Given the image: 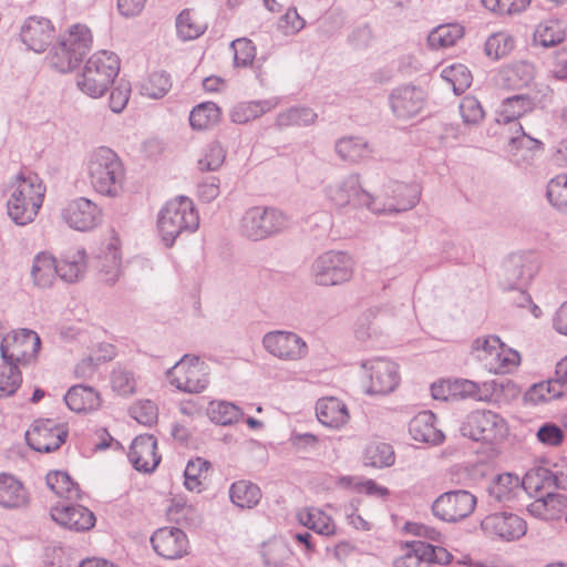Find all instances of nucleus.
<instances>
[{
    "label": "nucleus",
    "mask_w": 567,
    "mask_h": 567,
    "mask_svg": "<svg viewBox=\"0 0 567 567\" xmlns=\"http://www.w3.org/2000/svg\"><path fill=\"white\" fill-rule=\"evenodd\" d=\"M45 186L35 174H18L8 186L7 212L16 225L32 223L43 204Z\"/></svg>",
    "instance_id": "obj_1"
},
{
    "label": "nucleus",
    "mask_w": 567,
    "mask_h": 567,
    "mask_svg": "<svg viewBox=\"0 0 567 567\" xmlns=\"http://www.w3.org/2000/svg\"><path fill=\"white\" fill-rule=\"evenodd\" d=\"M90 183L101 195L116 197L123 189L125 168L118 155L106 146L92 151L86 161Z\"/></svg>",
    "instance_id": "obj_2"
},
{
    "label": "nucleus",
    "mask_w": 567,
    "mask_h": 567,
    "mask_svg": "<svg viewBox=\"0 0 567 567\" xmlns=\"http://www.w3.org/2000/svg\"><path fill=\"white\" fill-rule=\"evenodd\" d=\"M121 69L120 58L111 51L92 54L76 76V86L92 99L102 97L114 83Z\"/></svg>",
    "instance_id": "obj_3"
},
{
    "label": "nucleus",
    "mask_w": 567,
    "mask_h": 567,
    "mask_svg": "<svg viewBox=\"0 0 567 567\" xmlns=\"http://www.w3.org/2000/svg\"><path fill=\"white\" fill-rule=\"evenodd\" d=\"M198 226V213L186 196L168 200L157 216V231L166 247H172L179 235L194 233Z\"/></svg>",
    "instance_id": "obj_4"
},
{
    "label": "nucleus",
    "mask_w": 567,
    "mask_h": 567,
    "mask_svg": "<svg viewBox=\"0 0 567 567\" xmlns=\"http://www.w3.org/2000/svg\"><path fill=\"white\" fill-rule=\"evenodd\" d=\"M291 218L275 207L254 206L240 219V234L254 241L276 236L290 227Z\"/></svg>",
    "instance_id": "obj_5"
},
{
    "label": "nucleus",
    "mask_w": 567,
    "mask_h": 567,
    "mask_svg": "<svg viewBox=\"0 0 567 567\" xmlns=\"http://www.w3.org/2000/svg\"><path fill=\"white\" fill-rule=\"evenodd\" d=\"M353 260L343 251H326L318 256L310 268L316 285L330 287L349 281L353 275Z\"/></svg>",
    "instance_id": "obj_6"
},
{
    "label": "nucleus",
    "mask_w": 567,
    "mask_h": 567,
    "mask_svg": "<svg viewBox=\"0 0 567 567\" xmlns=\"http://www.w3.org/2000/svg\"><path fill=\"white\" fill-rule=\"evenodd\" d=\"M168 383L185 393H200L209 384L207 364L198 357L185 354L167 370Z\"/></svg>",
    "instance_id": "obj_7"
},
{
    "label": "nucleus",
    "mask_w": 567,
    "mask_h": 567,
    "mask_svg": "<svg viewBox=\"0 0 567 567\" xmlns=\"http://www.w3.org/2000/svg\"><path fill=\"white\" fill-rule=\"evenodd\" d=\"M41 348L39 334L30 329L13 330L2 338L0 357L3 363L18 368L32 363Z\"/></svg>",
    "instance_id": "obj_8"
},
{
    "label": "nucleus",
    "mask_w": 567,
    "mask_h": 567,
    "mask_svg": "<svg viewBox=\"0 0 567 567\" xmlns=\"http://www.w3.org/2000/svg\"><path fill=\"white\" fill-rule=\"evenodd\" d=\"M327 199L336 208L351 206L353 208L367 207L373 213L381 209L374 205L373 196L364 190L360 183L359 174H349L342 179L328 185L324 188Z\"/></svg>",
    "instance_id": "obj_9"
},
{
    "label": "nucleus",
    "mask_w": 567,
    "mask_h": 567,
    "mask_svg": "<svg viewBox=\"0 0 567 567\" xmlns=\"http://www.w3.org/2000/svg\"><path fill=\"white\" fill-rule=\"evenodd\" d=\"M462 434L474 441L496 443L507 436L506 421L489 410H477L467 415L461 426Z\"/></svg>",
    "instance_id": "obj_10"
},
{
    "label": "nucleus",
    "mask_w": 567,
    "mask_h": 567,
    "mask_svg": "<svg viewBox=\"0 0 567 567\" xmlns=\"http://www.w3.org/2000/svg\"><path fill=\"white\" fill-rule=\"evenodd\" d=\"M261 343L270 355L286 362L301 361L309 353L306 340L293 331H269L264 334Z\"/></svg>",
    "instance_id": "obj_11"
},
{
    "label": "nucleus",
    "mask_w": 567,
    "mask_h": 567,
    "mask_svg": "<svg viewBox=\"0 0 567 567\" xmlns=\"http://www.w3.org/2000/svg\"><path fill=\"white\" fill-rule=\"evenodd\" d=\"M364 371V389L368 394H388L400 382L398 364L384 358H373L361 362Z\"/></svg>",
    "instance_id": "obj_12"
},
{
    "label": "nucleus",
    "mask_w": 567,
    "mask_h": 567,
    "mask_svg": "<svg viewBox=\"0 0 567 567\" xmlns=\"http://www.w3.org/2000/svg\"><path fill=\"white\" fill-rule=\"evenodd\" d=\"M477 499L468 491H449L435 498L432 504L433 515L445 523H457L468 517L476 507Z\"/></svg>",
    "instance_id": "obj_13"
},
{
    "label": "nucleus",
    "mask_w": 567,
    "mask_h": 567,
    "mask_svg": "<svg viewBox=\"0 0 567 567\" xmlns=\"http://www.w3.org/2000/svg\"><path fill=\"white\" fill-rule=\"evenodd\" d=\"M538 270V261L533 254H512L502 264L499 284L505 290L523 289Z\"/></svg>",
    "instance_id": "obj_14"
},
{
    "label": "nucleus",
    "mask_w": 567,
    "mask_h": 567,
    "mask_svg": "<svg viewBox=\"0 0 567 567\" xmlns=\"http://www.w3.org/2000/svg\"><path fill=\"white\" fill-rule=\"evenodd\" d=\"M69 432L51 419L33 421L25 432L27 444L35 452L51 453L56 451L68 439Z\"/></svg>",
    "instance_id": "obj_15"
},
{
    "label": "nucleus",
    "mask_w": 567,
    "mask_h": 567,
    "mask_svg": "<svg viewBox=\"0 0 567 567\" xmlns=\"http://www.w3.org/2000/svg\"><path fill=\"white\" fill-rule=\"evenodd\" d=\"M426 93L419 86L404 84L394 87L389 94V106L398 121L417 116L426 104Z\"/></svg>",
    "instance_id": "obj_16"
},
{
    "label": "nucleus",
    "mask_w": 567,
    "mask_h": 567,
    "mask_svg": "<svg viewBox=\"0 0 567 567\" xmlns=\"http://www.w3.org/2000/svg\"><path fill=\"white\" fill-rule=\"evenodd\" d=\"M481 528L485 534L511 542L526 534V522L518 515L509 512L489 514L481 520Z\"/></svg>",
    "instance_id": "obj_17"
},
{
    "label": "nucleus",
    "mask_w": 567,
    "mask_h": 567,
    "mask_svg": "<svg viewBox=\"0 0 567 567\" xmlns=\"http://www.w3.org/2000/svg\"><path fill=\"white\" fill-rule=\"evenodd\" d=\"M154 551L165 559H177L187 554V535L177 527H162L151 536Z\"/></svg>",
    "instance_id": "obj_18"
},
{
    "label": "nucleus",
    "mask_w": 567,
    "mask_h": 567,
    "mask_svg": "<svg viewBox=\"0 0 567 567\" xmlns=\"http://www.w3.org/2000/svg\"><path fill=\"white\" fill-rule=\"evenodd\" d=\"M70 271L71 265L66 260L59 261L50 254L40 252L33 259L31 276L35 286L49 288L56 277L68 282Z\"/></svg>",
    "instance_id": "obj_19"
},
{
    "label": "nucleus",
    "mask_w": 567,
    "mask_h": 567,
    "mask_svg": "<svg viewBox=\"0 0 567 567\" xmlns=\"http://www.w3.org/2000/svg\"><path fill=\"white\" fill-rule=\"evenodd\" d=\"M156 450L157 441L153 435H138L133 440L127 456L136 471L152 473L161 462Z\"/></svg>",
    "instance_id": "obj_20"
},
{
    "label": "nucleus",
    "mask_w": 567,
    "mask_h": 567,
    "mask_svg": "<svg viewBox=\"0 0 567 567\" xmlns=\"http://www.w3.org/2000/svg\"><path fill=\"white\" fill-rule=\"evenodd\" d=\"M54 28L51 21L42 17H30L21 27V41L28 50L35 53L45 51L49 40L53 38Z\"/></svg>",
    "instance_id": "obj_21"
},
{
    "label": "nucleus",
    "mask_w": 567,
    "mask_h": 567,
    "mask_svg": "<svg viewBox=\"0 0 567 567\" xmlns=\"http://www.w3.org/2000/svg\"><path fill=\"white\" fill-rule=\"evenodd\" d=\"M384 193L388 197L394 200L389 206L379 207L382 213H399L406 212L415 207L420 200L421 187L417 184H405L401 182H390L384 187Z\"/></svg>",
    "instance_id": "obj_22"
},
{
    "label": "nucleus",
    "mask_w": 567,
    "mask_h": 567,
    "mask_svg": "<svg viewBox=\"0 0 567 567\" xmlns=\"http://www.w3.org/2000/svg\"><path fill=\"white\" fill-rule=\"evenodd\" d=\"M316 414L319 422L330 429L342 427L350 417L347 404L333 396L318 400Z\"/></svg>",
    "instance_id": "obj_23"
},
{
    "label": "nucleus",
    "mask_w": 567,
    "mask_h": 567,
    "mask_svg": "<svg viewBox=\"0 0 567 567\" xmlns=\"http://www.w3.org/2000/svg\"><path fill=\"white\" fill-rule=\"evenodd\" d=\"M29 493L23 484L11 474H0V506L6 509H18L28 506Z\"/></svg>",
    "instance_id": "obj_24"
},
{
    "label": "nucleus",
    "mask_w": 567,
    "mask_h": 567,
    "mask_svg": "<svg viewBox=\"0 0 567 567\" xmlns=\"http://www.w3.org/2000/svg\"><path fill=\"white\" fill-rule=\"evenodd\" d=\"M435 415L431 411L419 412L409 423V432L414 441L439 444L443 433L435 426Z\"/></svg>",
    "instance_id": "obj_25"
},
{
    "label": "nucleus",
    "mask_w": 567,
    "mask_h": 567,
    "mask_svg": "<svg viewBox=\"0 0 567 567\" xmlns=\"http://www.w3.org/2000/svg\"><path fill=\"white\" fill-rule=\"evenodd\" d=\"M102 220V213L91 199L80 197L73 200V229L90 231Z\"/></svg>",
    "instance_id": "obj_26"
},
{
    "label": "nucleus",
    "mask_w": 567,
    "mask_h": 567,
    "mask_svg": "<svg viewBox=\"0 0 567 567\" xmlns=\"http://www.w3.org/2000/svg\"><path fill=\"white\" fill-rule=\"evenodd\" d=\"M278 97L268 100L241 102L236 104L230 111V118L236 124H246L249 121L260 117L262 114L271 111L279 104Z\"/></svg>",
    "instance_id": "obj_27"
},
{
    "label": "nucleus",
    "mask_w": 567,
    "mask_h": 567,
    "mask_svg": "<svg viewBox=\"0 0 567 567\" xmlns=\"http://www.w3.org/2000/svg\"><path fill=\"white\" fill-rule=\"evenodd\" d=\"M495 381L477 383L467 379L452 381L454 399H474L476 401H489L495 391Z\"/></svg>",
    "instance_id": "obj_28"
},
{
    "label": "nucleus",
    "mask_w": 567,
    "mask_h": 567,
    "mask_svg": "<svg viewBox=\"0 0 567 567\" xmlns=\"http://www.w3.org/2000/svg\"><path fill=\"white\" fill-rule=\"evenodd\" d=\"M120 239L117 236H112L106 246L104 255L100 258V272L103 280L109 285H114L121 275V251Z\"/></svg>",
    "instance_id": "obj_29"
},
{
    "label": "nucleus",
    "mask_w": 567,
    "mask_h": 567,
    "mask_svg": "<svg viewBox=\"0 0 567 567\" xmlns=\"http://www.w3.org/2000/svg\"><path fill=\"white\" fill-rule=\"evenodd\" d=\"M261 489L250 481L240 480L234 482L229 487L231 503L241 509L256 507L261 499Z\"/></svg>",
    "instance_id": "obj_30"
},
{
    "label": "nucleus",
    "mask_w": 567,
    "mask_h": 567,
    "mask_svg": "<svg viewBox=\"0 0 567 567\" xmlns=\"http://www.w3.org/2000/svg\"><path fill=\"white\" fill-rule=\"evenodd\" d=\"M554 472L544 465L532 467L520 481L522 486L530 495H543L542 492L554 489Z\"/></svg>",
    "instance_id": "obj_31"
},
{
    "label": "nucleus",
    "mask_w": 567,
    "mask_h": 567,
    "mask_svg": "<svg viewBox=\"0 0 567 567\" xmlns=\"http://www.w3.org/2000/svg\"><path fill=\"white\" fill-rule=\"evenodd\" d=\"M334 150L343 159L358 163L370 157L372 148L362 137L346 136L336 142Z\"/></svg>",
    "instance_id": "obj_32"
},
{
    "label": "nucleus",
    "mask_w": 567,
    "mask_h": 567,
    "mask_svg": "<svg viewBox=\"0 0 567 567\" xmlns=\"http://www.w3.org/2000/svg\"><path fill=\"white\" fill-rule=\"evenodd\" d=\"M297 518L301 525L319 535L332 536L336 534V525L332 518L319 508L302 509L298 512Z\"/></svg>",
    "instance_id": "obj_33"
},
{
    "label": "nucleus",
    "mask_w": 567,
    "mask_h": 567,
    "mask_svg": "<svg viewBox=\"0 0 567 567\" xmlns=\"http://www.w3.org/2000/svg\"><path fill=\"white\" fill-rule=\"evenodd\" d=\"M520 485L518 476L511 473H503L491 482L487 492L491 498L497 503H504L516 497Z\"/></svg>",
    "instance_id": "obj_34"
},
{
    "label": "nucleus",
    "mask_w": 567,
    "mask_h": 567,
    "mask_svg": "<svg viewBox=\"0 0 567 567\" xmlns=\"http://www.w3.org/2000/svg\"><path fill=\"white\" fill-rule=\"evenodd\" d=\"M101 404V395L93 386L73 384V413L90 414L97 411Z\"/></svg>",
    "instance_id": "obj_35"
},
{
    "label": "nucleus",
    "mask_w": 567,
    "mask_h": 567,
    "mask_svg": "<svg viewBox=\"0 0 567 567\" xmlns=\"http://www.w3.org/2000/svg\"><path fill=\"white\" fill-rule=\"evenodd\" d=\"M318 114L307 106H291L276 116L275 125L279 130L290 126H309L316 123Z\"/></svg>",
    "instance_id": "obj_36"
},
{
    "label": "nucleus",
    "mask_w": 567,
    "mask_h": 567,
    "mask_svg": "<svg viewBox=\"0 0 567 567\" xmlns=\"http://www.w3.org/2000/svg\"><path fill=\"white\" fill-rule=\"evenodd\" d=\"M463 35V25L458 23L441 24L430 32L427 43L434 50L446 49L453 47Z\"/></svg>",
    "instance_id": "obj_37"
},
{
    "label": "nucleus",
    "mask_w": 567,
    "mask_h": 567,
    "mask_svg": "<svg viewBox=\"0 0 567 567\" xmlns=\"http://www.w3.org/2000/svg\"><path fill=\"white\" fill-rule=\"evenodd\" d=\"M209 420L219 425H230L239 422L243 416V410L228 401H212L207 408Z\"/></svg>",
    "instance_id": "obj_38"
},
{
    "label": "nucleus",
    "mask_w": 567,
    "mask_h": 567,
    "mask_svg": "<svg viewBox=\"0 0 567 567\" xmlns=\"http://www.w3.org/2000/svg\"><path fill=\"white\" fill-rule=\"evenodd\" d=\"M565 395L561 385H558L553 379L532 385L524 395L526 402L538 404L559 399Z\"/></svg>",
    "instance_id": "obj_39"
},
{
    "label": "nucleus",
    "mask_w": 567,
    "mask_h": 567,
    "mask_svg": "<svg viewBox=\"0 0 567 567\" xmlns=\"http://www.w3.org/2000/svg\"><path fill=\"white\" fill-rule=\"evenodd\" d=\"M514 47L515 40L509 33L496 32L486 39L484 52L492 60H501L507 56Z\"/></svg>",
    "instance_id": "obj_40"
},
{
    "label": "nucleus",
    "mask_w": 567,
    "mask_h": 567,
    "mask_svg": "<svg viewBox=\"0 0 567 567\" xmlns=\"http://www.w3.org/2000/svg\"><path fill=\"white\" fill-rule=\"evenodd\" d=\"M219 107L213 102H204L195 106L189 114L190 126L195 130H206L218 122Z\"/></svg>",
    "instance_id": "obj_41"
},
{
    "label": "nucleus",
    "mask_w": 567,
    "mask_h": 567,
    "mask_svg": "<svg viewBox=\"0 0 567 567\" xmlns=\"http://www.w3.org/2000/svg\"><path fill=\"white\" fill-rule=\"evenodd\" d=\"M564 39V28L556 20H547L539 23L534 32V41L545 48L556 45L563 42Z\"/></svg>",
    "instance_id": "obj_42"
},
{
    "label": "nucleus",
    "mask_w": 567,
    "mask_h": 567,
    "mask_svg": "<svg viewBox=\"0 0 567 567\" xmlns=\"http://www.w3.org/2000/svg\"><path fill=\"white\" fill-rule=\"evenodd\" d=\"M209 467L210 463L202 457L189 460L184 471L185 487L192 492H200Z\"/></svg>",
    "instance_id": "obj_43"
},
{
    "label": "nucleus",
    "mask_w": 567,
    "mask_h": 567,
    "mask_svg": "<svg viewBox=\"0 0 567 567\" xmlns=\"http://www.w3.org/2000/svg\"><path fill=\"white\" fill-rule=\"evenodd\" d=\"M261 556L266 566L284 567L285 563L291 558V550L285 542L274 539L262 545Z\"/></svg>",
    "instance_id": "obj_44"
},
{
    "label": "nucleus",
    "mask_w": 567,
    "mask_h": 567,
    "mask_svg": "<svg viewBox=\"0 0 567 567\" xmlns=\"http://www.w3.org/2000/svg\"><path fill=\"white\" fill-rule=\"evenodd\" d=\"M365 464L382 468L394 464L395 456L392 446L388 443H372L365 449Z\"/></svg>",
    "instance_id": "obj_45"
},
{
    "label": "nucleus",
    "mask_w": 567,
    "mask_h": 567,
    "mask_svg": "<svg viewBox=\"0 0 567 567\" xmlns=\"http://www.w3.org/2000/svg\"><path fill=\"white\" fill-rule=\"evenodd\" d=\"M481 360L485 362V367L495 374L507 373L513 367H516L519 361V354L516 351L497 350L494 359L488 360V355H481Z\"/></svg>",
    "instance_id": "obj_46"
},
{
    "label": "nucleus",
    "mask_w": 567,
    "mask_h": 567,
    "mask_svg": "<svg viewBox=\"0 0 567 567\" xmlns=\"http://www.w3.org/2000/svg\"><path fill=\"white\" fill-rule=\"evenodd\" d=\"M177 35L183 41L199 38L206 30V25L195 20L188 9L183 10L176 18Z\"/></svg>",
    "instance_id": "obj_47"
},
{
    "label": "nucleus",
    "mask_w": 567,
    "mask_h": 567,
    "mask_svg": "<svg viewBox=\"0 0 567 567\" xmlns=\"http://www.w3.org/2000/svg\"><path fill=\"white\" fill-rule=\"evenodd\" d=\"M536 497V501L528 506V512L545 520L557 519L556 505L559 504L557 501L558 493L547 492Z\"/></svg>",
    "instance_id": "obj_48"
},
{
    "label": "nucleus",
    "mask_w": 567,
    "mask_h": 567,
    "mask_svg": "<svg viewBox=\"0 0 567 567\" xmlns=\"http://www.w3.org/2000/svg\"><path fill=\"white\" fill-rule=\"evenodd\" d=\"M48 60L51 68L60 73H68L71 71V47L65 34L52 47L48 55Z\"/></svg>",
    "instance_id": "obj_49"
},
{
    "label": "nucleus",
    "mask_w": 567,
    "mask_h": 567,
    "mask_svg": "<svg viewBox=\"0 0 567 567\" xmlns=\"http://www.w3.org/2000/svg\"><path fill=\"white\" fill-rule=\"evenodd\" d=\"M22 373L20 368L9 364H0V398L13 395L21 386Z\"/></svg>",
    "instance_id": "obj_50"
},
{
    "label": "nucleus",
    "mask_w": 567,
    "mask_h": 567,
    "mask_svg": "<svg viewBox=\"0 0 567 567\" xmlns=\"http://www.w3.org/2000/svg\"><path fill=\"white\" fill-rule=\"evenodd\" d=\"M442 78L446 80L456 95L464 93L472 84V74L463 64H455L442 71Z\"/></svg>",
    "instance_id": "obj_51"
},
{
    "label": "nucleus",
    "mask_w": 567,
    "mask_h": 567,
    "mask_svg": "<svg viewBox=\"0 0 567 567\" xmlns=\"http://www.w3.org/2000/svg\"><path fill=\"white\" fill-rule=\"evenodd\" d=\"M424 542L415 540L408 545L405 554L396 560L398 567H432L431 558L425 551Z\"/></svg>",
    "instance_id": "obj_52"
},
{
    "label": "nucleus",
    "mask_w": 567,
    "mask_h": 567,
    "mask_svg": "<svg viewBox=\"0 0 567 567\" xmlns=\"http://www.w3.org/2000/svg\"><path fill=\"white\" fill-rule=\"evenodd\" d=\"M546 196L557 209L567 213V175L560 174L551 178L547 185Z\"/></svg>",
    "instance_id": "obj_53"
},
{
    "label": "nucleus",
    "mask_w": 567,
    "mask_h": 567,
    "mask_svg": "<svg viewBox=\"0 0 567 567\" xmlns=\"http://www.w3.org/2000/svg\"><path fill=\"white\" fill-rule=\"evenodd\" d=\"M532 109V99L523 94H517L504 100L502 115L505 121L511 122L520 117Z\"/></svg>",
    "instance_id": "obj_54"
},
{
    "label": "nucleus",
    "mask_w": 567,
    "mask_h": 567,
    "mask_svg": "<svg viewBox=\"0 0 567 567\" xmlns=\"http://www.w3.org/2000/svg\"><path fill=\"white\" fill-rule=\"evenodd\" d=\"M130 415L140 424L152 426L157 422L158 409L151 400H140L130 408Z\"/></svg>",
    "instance_id": "obj_55"
},
{
    "label": "nucleus",
    "mask_w": 567,
    "mask_h": 567,
    "mask_svg": "<svg viewBox=\"0 0 567 567\" xmlns=\"http://www.w3.org/2000/svg\"><path fill=\"white\" fill-rule=\"evenodd\" d=\"M171 87L172 81L168 73L165 71L154 72L144 85L143 94L152 99H161L167 94Z\"/></svg>",
    "instance_id": "obj_56"
},
{
    "label": "nucleus",
    "mask_w": 567,
    "mask_h": 567,
    "mask_svg": "<svg viewBox=\"0 0 567 567\" xmlns=\"http://www.w3.org/2000/svg\"><path fill=\"white\" fill-rule=\"evenodd\" d=\"M111 385L116 393L126 396L135 392L136 380L132 371L118 368L112 372Z\"/></svg>",
    "instance_id": "obj_57"
},
{
    "label": "nucleus",
    "mask_w": 567,
    "mask_h": 567,
    "mask_svg": "<svg viewBox=\"0 0 567 567\" xmlns=\"http://www.w3.org/2000/svg\"><path fill=\"white\" fill-rule=\"evenodd\" d=\"M234 52V63L236 66H248L256 56V48L252 42L246 38L236 39L230 43Z\"/></svg>",
    "instance_id": "obj_58"
},
{
    "label": "nucleus",
    "mask_w": 567,
    "mask_h": 567,
    "mask_svg": "<svg viewBox=\"0 0 567 567\" xmlns=\"http://www.w3.org/2000/svg\"><path fill=\"white\" fill-rule=\"evenodd\" d=\"M460 113L464 124L467 125H476L484 117V110L480 101L472 95H467L462 99L460 103Z\"/></svg>",
    "instance_id": "obj_59"
},
{
    "label": "nucleus",
    "mask_w": 567,
    "mask_h": 567,
    "mask_svg": "<svg viewBox=\"0 0 567 567\" xmlns=\"http://www.w3.org/2000/svg\"><path fill=\"white\" fill-rule=\"evenodd\" d=\"M530 0H482L483 6L498 14H515L524 11Z\"/></svg>",
    "instance_id": "obj_60"
},
{
    "label": "nucleus",
    "mask_w": 567,
    "mask_h": 567,
    "mask_svg": "<svg viewBox=\"0 0 567 567\" xmlns=\"http://www.w3.org/2000/svg\"><path fill=\"white\" fill-rule=\"evenodd\" d=\"M48 487L60 498L69 497L71 476L64 471H51L45 476Z\"/></svg>",
    "instance_id": "obj_61"
},
{
    "label": "nucleus",
    "mask_w": 567,
    "mask_h": 567,
    "mask_svg": "<svg viewBox=\"0 0 567 567\" xmlns=\"http://www.w3.org/2000/svg\"><path fill=\"white\" fill-rule=\"evenodd\" d=\"M226 157V153L220 144L212 143L207 146L204 156L198 161L200 171H216L218 169Z\"/></svg>",
    "instance_id": "obj_62"
},
{
    "label": "nucleus",
    "mask_w": 567,
    "mask_h": 567,
    "mask_svg": "<svg viewBox=\"0 0 567 567\" xmlns=\"http://www.w3.org/2000/svg\"><path fill=\"white\" fill-rule=\"evenodd\" d=\"M515 125L518 126V130L516 131L517 134L509 138L507 145L509 158L513 157V152L520 153L522 150L525 148H542V142L527 135L520 124L515 123Z\"/></svg>",
    "instance_id": "obj_63"
},
{
    "label": "nucleus",
    "mask_w": 567,
    "mask_h": 567,
    "mask_svg": "<svg viewBox=\"0 0 567 567\" xmlns=\"http://www.w3.org/2000/svg\"><path fill=\"white\" fill-rule=\"evenodd\" d=\"M96 517L92 511L82 506L73 505V529L86 532L95 526Z\"/></svg>",
    "instance_id": "obj_64"
}]
</instances>
